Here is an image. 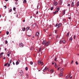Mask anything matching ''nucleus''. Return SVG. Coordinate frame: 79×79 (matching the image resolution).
<instances>
[{
  "label": "nucleus",
  "mask_w": 79,
  "mask_h": 79,
  "mask_svg": "<svg viewBox=\"0 0 79 79\" xmlns=\"http://www.w3.org/2000/svg\"><path fill=\"white\" fill-rule=\"evenodd\" d=\"M46 41H43L42 43V44H43V45H44V44H45L46 43Z\"/></svg>",
  "instance_id": "f8f14e48"
},
{
  "label": "nucleus",
  "mask_w": 79,
  "mask_h": 79,
  "mask_svg": "<svg viewBox=\"0 0 79 79\" xmlns=\"http://www.w3.org/2000/svg\"><path fill=\"white\" fill-rule=\"evenodd\" d=\"M64 66L66 67V66H67V64H65L64 65Z\"/></svg>",
  "instance_id": "79ce46f5"
},
{
  "label": "nucleus",
  "mask_w": 79,
  "mask_h": 79,
  "mask_svg": "<svg viewBox=\"0 0 79 79\" xmlns=\"http://www.w3.org/2000/svg\"><path fill=\"white\" fill-rule=\"evenodd\" d=\"M54 61H56V57H55V59L54 60Z\"/></svg>",
  "instance_id": "4c0bfd02"
},
{
  "label": "nucleus",
  "mask_w": 79,
  "mask_h": 79,
  "mask_svg": "<svg viewBox=\"0 0 79 79\" xmlns=\"http://www.w3.org/2000/svg\"><path fill=\"white\" fill-rule=\"evenodd\" d=\"M55 32L56 34V33H57V31H56V30H55Z\"/></svg>",
  "instance_id": "a19ab883"
},
{
  "label": "nucleus",
  "mask_w": 79,
  "mask_h": 79,
  "mask_svg": "<svg viewBox=\"0 0 79 79\" xmlns=\"http://www.w3.org/2000/svg\"><path fill=\"white\" fill-rule=\"evenodd\" d=\"M41 64L42 66H43V65L44 64V63L43 62H42L40 63Z\"/></svg>",
  "instance_id": "f704fd0d"
},
{
  "label": "nucleus",
  "mask_w": 79,
  "mask_h": 79,
  "mask_svg": "<svg viewBox=\"0 0 79 79\" xmlns=\"http://www.w3.org/2000/svg\"><path fill=\"white\" fill-rule=\"evenodd\" d=\"M63 72H61L60 74H59V76H60V77H61L62 76H63Z\"/></svg>",
  "instance_id": "39448f33"
},
{
  "label": "nucleus",
  "mask_w": 79,
  "mask_h": 79,
  "mask_svg": "<svg viewBox=\"0 0 79 79\" xmlns=\"http://www.w3.org/2000/svg\"><path fill=\"white\" fill-rule=\"evenodd\" d=\"M36 66H37V64H35L34 65V67H35Z\"/></svg>",
  "instance_id": "473e14b6"
},
{
  "label": "nucleus",
  "mask_w": 79,
  "mask_h": 79,
  "mask_svg": "<svg viewBox=\"0 0 79 79\" xmlns=\"http://www.w3.org/2000/svg\"><path fill=\"white\" fill-rule=\"evenodd\" d=\"M60 67H59V68H58L57 69V70L58 71V70H59V69H60Z\"/></svg>",
  "instance_id": "6e6d98bb"
},
{
  "label": "nucleus",
  "mask_w": 79,
  "mask_h": 79,
  "mask_svg": "<svg viewBox=\"0 0 79 79\" xmlns=\"http://www.w3.org/2000/svg\"><path fill=\"white\" fill-rule=\"evenodd\" d=\"M64 70L63 69V68H62V69H61L60 72H61V73H63V71Z\"/></svg>",
  "instance_id": "f3484780"
},
{
  "label": "nucleus",
  "mask_w": 79,
  "mask_h": 79,
  "mask_svg": "<svg viewBox=\"0 0 79 79\" xmlns=\"http://www.w3.org/2000/svg\"><path fill=\"white\" fill-rule=\"evenodd\" d=\"M65 11H66V10L64 9V10L62 12V14L63 15H64L65 14Z\"/></svg>",
  "instance_id": "423d86ee"
},
{
  "label": "nucleus",
  "mask_w": 79,
  "mask_h": 79,
  "mask_svg": "<svg viewBox=\"0 0 79 79\" xmlns=\"http://www.w3.org/2000/svg\"><path fill=\"white\" fill-rule=\"evenodd\" d=\"M13 10L14 11H15V10H16V7H14L13 8Z\"/></svg>",
  "instance_id": "58836bf2"
},
{
  "label": "nucleus",
  "mask_w": 79,
  "mask_h": 79,
  "mask_svg": "<svg viewBox=\"0 0 79 79\" xmlns=\"http://www.w3.org/2000/svg\"><path fill=\"white\" fill-rule=\"evenodd\" d=\"M53 7H52L51 8L50 10H53Z\"/></svg>",
  "instance_id": "a18cd8bd"
},
{
  "label": "nucleus",
  "mask_w": 79,
  "mask_h": 79,
  "mask_svg": "<svg viewBox=\"0 0 79 79\" xmlns=\"http://www.w3.org/2000/svg\"><path fill=\"white\" fill-rule=\"evenodd\" d=\"M34 49V48H33V47H31V50H33V49Z\"/></svg>",
  "instance_id": "09e8293b"
},
{
  "label": "nucleus",
  "mask_w": 79,
  "mask_h": 79,
  "mask_svg": "<svg viewBox=\"0 0 79 79\" xmlns=\"http://www.w3.org/2000/svg\"><path fill=\"white\" fill-rule=\"evenodd\" d=\"M58 37H59V36L58 35H57L56 36V39H58Z\"/></svg>",
  "instance_id": "de8ad7c7"
},
{
  "label": "nucleus",
  "mask_w": 79,
  "mask_h": 79,
  "mask_svg": "<svg viewBox=\"0 0 79 79\" xmlns=\"http://www.w3.org/2000/svg\"><path fill=\"white\" fill-rule=\"evenodd\" d=\"M23 74H24V73H23V71L22 70L19 73V75L20 76H22L23 75Z\"/></svg>",
  "instance_id": "f257e3e1"
},
{
  "label": "nucleus",
  "mask_w": 79,
  "mask_h": 79,
  "mask_svg": "<svg viewBox=\"0 0 79 79\" xmlns=\"http://www.w3.org/2000/svg\"><path fill=\"white\" fill-rule=\"evenodd\" d=\"M6 34L7 35H8V34H9V32H8V31H7L6 32Z\"/></svg>",
  "instance_id": "bb28decb"
},
{
  "label": "nucleus",
  "mask_w": 79,
  "mask_h": 79,
  "mask_svg": "<svg viewBox=\"0 0 79 79\" xmlns=\"http://www.w3.org/2000/svg\"><path fill=\"white\" fill-rule=\"evenodd\" d=\"M38 13H39V12L38 11H37V12L36 13V14L37 15V14H38Z\"/></svg>",
  "instance_id": "bf43d9fd"
},
{
  "label": "nucleus",
  "mask_w": 79,
  "mask_h": 79,
  "mask_svg": "<svg viewBox=\"0 0 79 79\" xmlns=\"http://www.w3.org/2000/svg\"><path fill=\"white\" fill-rule=\"evenodd\" d=\"M59 64H63V60H61L60 62H59Z\"/></svg>",
  "instance_id": "1a4fd4ad"
},
{
  "label": "nucleus",
  "mask_w": 79,
  "mask_h": 79,
  "mask_svg": "<svg viewBox=\"0 0 79 79\" xmlns=\"http://www.w3.org/2000/svg\"><path fill=\"white\" fill-rule=\"evenodd\" d=\"M40 34V33H39V32L37 31L36 32V33L35 34V36L36 37H38V36H39V35Z\"/></svg>",
  "instance_id": "20e7f679"
},
{
  "label": "nucleus",
  "mask_w": 79,
  "mask_h": 79,
  "mask_svg": "<svg viewBox=\"0 0 79 79\" xmlns=\"http://www.w3.org/2000/svg\"><path fill=\"white\" fill-rule=\"evenodd\" d=\"M73 63V60H72L71 62V64H72Z\"/></svg>",
  "instance_id": "052dcab7"
},
{
  "label": "nucleus",
  "mask_w": 79,
  "mask_h": 79,
  "mask_svg": "<svg viewBox=\"0 0 79 79\" xmlns=\"http://www.w3.org/2000/svg\"><path fill=\"white\" fill-rule=\"evenodd\" d=\"M23 31H25V27H23Z\"/></svg>",
  "instance_id": "e433bc0d"
},
{
  "label": "nucleus",
  "mask_w": 79,
  "mask_h": 79,
  "mask_svg": "<svg viewBox=\"0 0 79 79\" xmlns=\"http://www.w3.org/2000/svg\"><path fill=\"white\" fill-rule=\"evenodd\" d=\"M58 12V11H55L54 12V14H56Z\"/></svg>",
  "instance_id": "393cba45"
},
{
  "label": "nucleus",
  "mask_w": 79,
  "mask_h": 79,
  "mask_svg": "<svg viewBox=\"0 0 79 79\" xmlns=\"http://www.w3.org/2000/svg\"><path fill=\"white\" fill-rule=\"evenodd\" d=\"M71 6H74V2H73L71 4Z\"/></svg>",
  "instance_id": "6ab92c4d"
},
{
  "label": "nucleus",
  "mask_w": 79,
  "mask_h": 79,
  "mask_svg": "<svg viewBox=\"0 0 79 79\" xmlns=\"http://www.w3.org/2000/svg\"><path fill=\"white\" fill-rule=\"evenodd\" d=\"M8 53L9 54H11V52H10V51Z\"/></svg>",
  "instance_id": "13d9d810"
},
{
  "label": "nucleus",
  "mask_w": 79,
  "mask_h": 79,
  "mask_svg": "<svg viewBox=\"0 0 79 79\" xmlns=\"http://www.w3.org/2000/svg\"><path fill=\"white\" fill-rule=\"evenodd\" d=\"M25 69L26 70V71H27V70L28 69V68H27V67H26L25 68Z\"/></svg>",
  "instance_id": "c9c22d12"
},
{
  "label": "nucleus",
  "mask_w": 79,
  "mask_h": 79,
  "mask_svg": "<svg viewBox=\"0 0 79 79\" xmlns=\"http://www.w3.org/2000/svg\"><path fill=\"white\" fill-rule=\"evenodd\" d=\"M61 23H60L58 25V26L57 27V28H60V27H61Z\"/></svg>",
  "instance_id": "0eeeda50"
},
{
  "label": "nucleus",
  "mask_w": 79,
  "mask_h": 79,
  "mask_svg": "<svg viewBox=\"0 0 79 79\" xmlns=\"http://www.w3.org/2000/svg\"><path fill=\"white\" fill-rule=\"evenodd\" d=\"M10 66V64H8V67H9V66Z\"/></svg>",
  "instance_id": "3c124183"
},
{
  "label": "nucleus",
  "mask_w": 79,
  "mask_h": 79,
  "mask_svg": "<svg viewBox=\"0 0 79 79\" xmlns=\"http://www.w3.org/2000/svg\"><path fill=\"white\" fill-rule=\"evenodd\" d=\"M66 77L67 78V79L68 78V76H66Z\"/></svg>",
  "instance_id": "774afa93"
},
{
  "label": "nucleus",
  "mask_w": 79,
  "mask_h": 79,
  "mask_svg": "<svg viewBox=\"0 0 79 79\" xmlns=\"http://www.w3.org/2000/svg\"><path fill=\"white\" fill-rule=\"evenodd\" d=\"M70 40H71V41H72V40H73V38L70 37L69 39Z\"/></svg>",
  "instance_id": "cd10ccee"
},
{
  "label": "nucleus",
  "mask_w": 79,
  "mask_h": 79,
  "mask_svg": "<svg viewBox=\"0 0 79 79\" xmlns=\"http://www.w3.org/2000/svg\"><path fill=\"white\" fill-rule=\"evenodd\" d=\"M70 6V4H68V5H67V6Z\"/></svg>",
  "instance_id": "5fc2aeb1"
},
{
  "label": "nucleus",
  "mask_w": 79,
  "mask_h": 79,
  "mask_svg": "<svg viewBox=\"0 0 79 79\" xmlns=\"http://www.w3.org/2000/svg\"><path fill=\"white\" fill-rule=\"evenodd\" d=\"M76 35H74L73 36V38L74 39H76Z\"/></svg>",
  "instance_id": "c85d7f7f"
},
{
  "label": "nucleus",
  "mask_w": 79,
  "mask_h": 79,
  "mask_svg": "<svg viewBox=\"0 0 79 79\" xmlns=\"http://www.w3.org/2000/svg\"><path fill=\"white\" fill-rule=\"evenodd\" d=\"M63 44H64L65 43V40H63Z\"/></svg>",
  "instance_id": "ea45409f"
},
{
  "label": "nucleus",
  "mask_w": 79,
  "mask_h": 79,
  "mask_svg": "<svg viewBox=\"0 0 79 79\" xmlns=\"http://www.w3.org/2000/svg\"><path fill=\"white\" fill-rule=\"evenodd\" d=\"M41 49H42V48H40V49H39V52H40V51H41Z\"/></svg>",
  "instance_id": "7c9ffc66"
},
{
  "label": "nucleus",
  "mask_w": 79,
  "mask_h": 79,
  "mask_svg": "<svg viewBox=\"0 0 79 79\" xmlns=\"http://www.w3.org/2000/svg\"><path fill=\"white\" fill-rule=\"evenodd\" d=\"M62 42V40L60 41L59 43L60 44H61V43Z\"/></svg>",
  "instance_id": "603ef678"
},
{
  "label": "nucleus",
  "mask_w": 79,
  "mask_h": 79,
  "mask_svg": "<svg viewBox=\"0 0 79 79\" xmlns=\"http://www.w3.org/2000/svg\"><path fill=\"white\" fill-rule=\"evenodd\" d=\"M16 64L17 65H18V64H19V61H16Z\"/></svg>",
  "instance_id": "a211bd4d"
},
{
  "label": "nucleus",
  "mask_w": 79,
  "mask_h": 79,
  "mask_svg": "<svg viewBox=\"0 0 79 79\" xmlns=\"http://www.w3.org/2000/svg\"><path fill=\"white\" fill-rule=\"evenodd\" d=\"M27 2V1L26 0H24L23 2V3H26Z\"/></svg>",
  "instance_id": "4be33fe9"
},
{
  "label": "nucleus",
  "mask_w": 79,
  "mask_h": 79,
  "mask_svg": "<svg viewBox=\"0 0 79 79\" xmlns=\"http://www.w3.org/2000/svg\"><path fill=\"white\" fill-rule=\"evenodd\" d=\"M19 46L20 47L22 48V47H24V44L23 43H21L19 44Z\"/></svg>",
  "instance_id": "f03ea898"
},
{
  "label": "nucleus",
  "mask_w": 79,
  "mask_h": 79,
  "mask_svg": "<svg viewBox=\"0 0 79 79\" xmlns=\"http://www.w3.org/2000/svg\"><path fill=\"white\" fill-rule=\"evenodd\" d=\"M13 64H14V65H15V63H14V62H13Z\"/></svg>",
  "instance_id": "69168bd1"
},
{
  "label": "nucleus",
  "mask_w": 79,
  "mask_h": 79,
  "mask_svg": "<svg viewBox=\"0 0 79 79\" xmlns=\"http://www.w3.org/2000/svg\"><path fill=\"white\" fill-rule=\"evenodd\" d=\"M50 72L51 73H53L54 72V71L53 69H51L50 70Z\"/></svg>",
  "instance_id": "ddd939ff"
},
{
  "label": "nucleus",
  "mask_w": 79,
  "mask_h": 79,
  "mask_svg": "<svg viewBox=\"0 0 79 79\" xmlns=\"http://www.w3.org/2000/svg\"><path fill=\"white\" fill-rule=\"evenodd\" d=\"M60 5H61L62 4V3H63V0H60Z\"/></svg>",
  "instance_id": "2eb2a0df"
},
{
  "label": "nucleus",
  "mask_w": 79,
  "mask_h": 79,
  "mask_svg": "<svg viewBox=\"0 0 79 79\" xmlns=\"http://www.w3.org/2000/svg\"><path fill=\"white\" fill-rule=\"evenodd\" d=\"M5 43L6 44H8V41H7V40H6L5 42Z\"/></svg>",
  "instance_id": "2f4dec72"
},
{
  "label": "nucleus",
  "mask_w": 79,
  "mask_h": 79,
  "mask_svg": "<svg viewBox=\"0 0 79 79\" xmlns=\"http://www.w3.org/2000/svg\"><path fill=\"white\" fill-rule=\"evenodd\" d=\"M4 7H5V9H6V6H4Z\"/></svg>",
  "instance_id": "e2e57ef3"
},
{
  "label": "nucleus",
  "mask_w": 79,
  "mask_h": 79,
  "mask_svg": "<svg viewBox=\"0 0 79 79\" xmlns=\"http://www.w3.org/2000/svg\"><path fill=\"white\" fill-rule=\"evenodd\" d=\"M15 4H16V5H18V2H15Z\"/></svg>",
  "instance_id": "864d4df0"
},
{
  "label": "nucleus",
  "mask_w": 79,
  "mask_h": 79,
  "mask_svg": "<svg viewBox=\"0 0 79 79\" xmlns=\"http://www.w3.org/2000/svg\"><path fill=\"white\" fill-rule=\"evenodd\" d=\"M9 63H10V64H11V60H10Z\"/></svg>",
  "instance_id": "49530a36"
},
{
  "label": "nucleus",
  "mask_w": 79,
  "mask_h": 79,
  "mask_svg": "<svg viewBox=\"0 0 79 79\" xmlns=\"http://www.w3.org/2000/svg\"><path fill=\"white\" fill-rule=\"evenodd\" d=\"M54 6H56V5H58V3L56 2H54Z\"/></svg>",
  "instance_id": "6e6552de"
},
{
  "label": "nucleus",
  "mask_w": 79,
  "mask_h": 79,
  "mask_svg": "<svg viewBox=\"0 0 79 79\" xmlns=\"http://www.w3.org/2000/svg\"><path fill=\"white\" fill-rule=\"evenodd\" d=\"M29 28H30V27H28L26 28V31H28L29 29Z\"/></svg>",
  "instance_id": "4468645a"
},
{
  "label": "nucleus",
  "mask_w": 79,
  "mask_h": 79,
  "mask_svg": "<svg viewBox=\"0 0 79 79\" xmlns=\"http://www.w3.org/2000/svg\"><path fill=\"white\" fill-rule=\"evenodd\" d=\"M58 26V24L57 23L56 24L55 27H57V26Z\"/></svg>",
  "instance_id": "c756f323"
},
{
  "label": "nucleus",
  "mask_w": 79,
  "mask_h": 79,
  "mask_svg": "<svg viewBox=\"0 0 79 79\" xmlns=\"http://www.w3.org/2000/svg\"><path fill=\"white\" fill-rule=\"evenodd\" d=\"M79 6V2H78L77 4V7H78V6Z\"/></svg>",
  "instance_id": "dca6fc26"
},
{
  "label": "nucleus",
  "mask_w": 79,
  "mask_h": 79,
  "mask_svg": "<svg viewBox=\"0 0 79 79\" xmlns=\"http://www.w3.org/2000/svg\"><path fill=\"white\" fill-rule=\"evenodd\" d=\"M12 11V9H10V10H9V12H11Z\"/></svg>",
  "instance_id": "8fccbe9b"
},
{
  "label": "nucleus",
  "mask_w": 79,
  "mask_h": 79,
  "mask_svg": "<svg viewBox=\"0 0 79 79\" xmlns=\"http://www.w3.org/2000/svg\"><path fill=\"white\" fill-rule=\"evenodd\" d=\"M3 59L4 60H5V59H6V57H4L3 58Z\"/></svg>",
  "instance_id": "4d7b16f0"
},
{
  "label": "nucleus",
  "mask_w": 79,
  "mask_h": 79,
  "mask_svg": "<svg viewBox=\"0 0 79 79\" xmlns=\"http://www.w3.org/2000/svg\"><path fill=\"white\" fill-rule=\"evenodd\" d=\"M55 67L56 68L57 67V65H56V63H55Z\"/></svg>",
  "instance_id": "412c9836"
},
{
  "label": "nucleus",
  "mask_w": 79,
  "mask_h": 79,
  "mask_svg": "<svg viewBox=\"0 0 79 79\" xmlns=\"http://www.w3.org/2000/svg\"><path fill=\"white\" fill-rule=\"evenodd\" d=\"M63 21L65 22L66 21V19H64L63 20Z\"/></svg>",
  "instance_id": "c03bdc74"
},
{
  "label": "nucleus",
  "mask_w": 79,
  "mask_h": 79,
  "mask_svg": "<svg viewBox=\"0 0 79 79\" xmlns=\"http://www.w3.org/2000/svg\"><path fill=\"white\" fill-rule=\"evenodd\" d=\"M34 24H35V26H37V27H38V26L37 25V23H34Z\"/></svg>",
  "instance_id": "72a5a7b5"
},
{
  "label": "nucleus",
  "mask_w": 79,
  "mask_h": 79,
  "mask_svg": "<svg viewBox=\"0 0 79 79\" xmlns=\"http://www.w3.org/2000/svg\"><path fill=\"white\" fill-rule=\"evenodd\" d=\"M76 63L77 65H78V62H77V61H76Z\"/></svg>",
  "instance_id": "37998d69"
},
{
  "label": "nucleus",
  "mask_w": 79,
  "mask_h": 79,
  "mask_svg": "<svg viewBox=\"0 0 79 79\" xmlns=\"http://www.w3.org/2000/svg\"><path fill=\"white\" fill-rule=\"evenodd\" d=\"M69 32H68L67 34V37H68L69 36Z\"/></svg>",
  "instance_id": "b1692460"
},
{
  "label": "nucleus",
  "mask_w": 79,
  "mask_h": 79,
  "mask_svg": "<svg viewBox=\"0 0 79 79\" xmlns=\"http://www.w3.org/2000/svg\"><path fill=\"white\" fill-rule=\"evenodd\" d=\"M40 63H41V61L40 60H39L38 61V64H40Z\"/></svg>",
  "instance_id": "9b49d317"
},
{
  "label": "nucleus",
  "mask_w": 79,
  "mask_h": 79,
  "mask_svg": "<svg viewBox=\"0 0 79 79\" xmlns=\"http://www.w3.org/2000/svg\"><path fill=\"white\" fill-rule=\"evenodd\" d=\"M7 56H10V54H7Z\"/></svg>",
  "instance_id": "680f3d73"
},
{
  "label": "nucleus",
  "mask_w": 79,
  "mask_h": 79,
  "mask_svg": "<svg viewBox=\"0 0 79 79\" xmlns=\"http://www.w3.org/2000/svg\"><path fill=\"white\" fill-rule=\"evenodd\" d=\"M48 68H47V67H46L43 70L44 72V71H45L46 70L48 69Z\"/></svg>",
  "instance_id": "9d476101"
},
{
  "label": "nucleus",
  "mask_w": 79,
  "mask_h": 79,
  "mask_svg": "<svg viewBox=\"0 0 79 79\" xmlns=\"http://www.w3.org/2000/svg\"><path fill=\"white\" fill-rule=\"evenodd\" d=\"M30 64H31V65H32V64H33V62H32L31 61H30Z\"/></svg>",
  "instance_id": "a878e982"
},
{
  "label": "nucleus",
  "mask_w": 79,
  "mask_h": 79,
  "mask_svg": "<svg viewBox=\"0 0 79 79\" xmlns=\"http://www.w3.org/2000/svg\"><path fill=\"white\" fill-rule=\"evenodd\" d=\"M39 8V6H37V9H38V8Z\"/></svg>",
  "instance_id": "338daca9"
},
{
  "label": "nucleus",
  "mask_w": 79,
  "mask_h": 79,
  "mask_svg": "<svg viewBox=\"0 0 79 79\" xmlns=\"http://www.w3.org/2000/svg\"><path fill=\"white\" fill-rule=\"evenodd\" d=\"M50 41H48V42H47V41L46 42L45 44V45L46 46H48V45H49V44H50Z\"/></svg>",
  "instance_id": "7ed1b4c3"
},
{
  "label": "nucleus",
  "mask_w": 79,
  "mask_h": 79,
  "mask_svg": "<svg viewBox=\"0 0 79 79\" xmlns=\"http://www.w3.org/2000/svg\"><path fill=\"white\" fill-rule=\"evenodd\" d=\"M8 64V63L5 64L4 65V66H6Z\"/></svg>",
  "instance_id": "5701e85b"
},
{
  "label": "nucleus",
  "mask_w": 79,
  "mask_h": 79,
  "mask_svg": "<svg viewBox=\"0 0 79 79\" xmlns=\"http://www.w3.org/2000/svg\"><path fill=\"white\" fill-rule=\"evenodd\" d=\"M56 10H57V11L58 12V11L60 10V8L58 7V8H57Z\"/></svg>",
  "instance_id": "aec40b11"
},
{
  "label": "nucleus",
  "mask_w": 79,
  "mask_h": 79,
  "mask_svg": "<svg viewBox=\"0 0 79 79\" xmlns=\"http://www.w3.org/2000/svg\"><path fill=\"white\" fill-rule=\"evenodd\" d=\"M3 52H2L1 54V55H3Z\"/></svg>",
  "instance_id": "0e129e2a"
}]
</instances>
